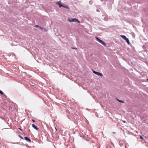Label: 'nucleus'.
I'll list each match as a JSON object with an SVG mask.
<instances>
[{
	"label": "nucleus",
	"mask_w": 148,
	"mask_h": 148,
	"mask_svg": "<svg viewBox=\"0 0 148 148\" xmlns=\"http://www.w3.org/2000/svg\"><path fill=\"white\" fill-rule=\"evenodd\" d=\"M95 38L96 39V40L98 41L101 44H102V45H103L105 46H106V44L105 43V42L102 40H101L99 39L98 37H95Z\"/></svg>",
	"instance_id": "f257e3e1"
},
{
	"label": "nucleus",
	"mask_w": 148,
	"mask_h": 148,
	"mask_svg": "<svg viewBox=\"0 0 148 148\" xmlns=\"http://www.w3.org/2000/svg\"><path fill=\"white\" fill-rule=\"evenodd\" d=\"M95 38L96 39V40L98 41L101 44H102V45H103L105 46H106V44L105 43V42L102 40H101L99 39L98 37H95Z\"/></svg>",
	"instance_id": "f03ea898"
},
{
	"label": "nucleus",
	"mask_w": 148,
	"mask_h": 148,
	"mask_svg": "<svg viewBox=\"0 0 148 148\" xmlns=\"http://www.w3.org/2000/svg\"><path fill=\"white\" fill-rule=\"evenodd\" d=\"M68 20L70 22H78L79 23L78 20L76 18H73L71 19H69Z\"/></svg>",
	"instance_id": "7ed1b4c3"
},
{
	"label": "nucleus",
	"mask_w": 148,
	"mask_h": 148,
	"mask_svg": "<svg viewBox=\"0 0 148 148\" xmlns=\"http://www.w3.org/2000/svg\"><path fill=\"white\" fill-rule=\"evenodd\" d=\"M93 73L98 76H100L101 77L103 76L99 72H98L94 71H93Z\"/></svg>",
	"instance_id": "20e7f679"
},
{
	"label": "nucleus",
	"mask_w": 148,
	"mask_h": 148,
	"mask_svg": "<svg viewBox=\"0 0 148 148\" xmlns=\"http://www.w3.org/2000/svg\"><path fill=\"white\" fill-rule=\"evenodd\" d=\"M24 138H25V140H26V141H29V142L30 143L31 142V141L30 140V139L28 137H25Z\"/></svg>",
	"instance_id": "39448f33"
},
{
	"label": "nucleus",
	"mask_w": 148,
	"mask_h": 148,
	"mask_svg": "<svg viewBox=\"0 0 148 148\" xmlns=\"http://www.w3.org/2000/svg\"><path fill=\"white\" fill-rule=\"evenodd\" d=\"M57 4L59 5V7H61L62 6H63V5H61L60 2H58L57 3Z\"/></svg>",
	"instance_id": "423d86ee"
},
{
	"label": "nucleus",
	"mask_w": 148,
	"mask_h": 148,
	"mask_svg": "<svg viewBox=\"0 0 148 148\" xmlns=\"http://www.w3.org/2000/svg\"><path fill=\"white\" fill-rule=\"evenodd\" d=\"M32 126L36 130H38V128L34 124H32Z\"/></svg>",
	"instance_id": "0eeeda50"
},
{
	"label": "nucleus",
	"mask_w": 148,
	"mask_h": 148,
	"mask_svg": "<svg viewBox=\"0 0 148 148\" xmlns=\"http://www.w3.org/2000/svg\"><path fill=\"white\" fill-rule=\"evenodd\" d=\"M121 37L123 39H125V40L127 38L124 35H121Z\"/></svg>",
	"instance_id": "6e6552de"
},
{
	"label": "nucleus",
	"mask_w": 148,
	"mask_h": 148,
	"mask_svg": "<svg viewBox=\"0 0 148 148\" xmlns=\"http://www.w3.org/2000/svg\"><path fill=\"white\" fill-rule=\"evenodd\" d=\"M125 40H126V42L128 44H130V42L128 38H126V39Z\"/></svg>",
	"instance_id": "1a4fd4ad"
},
{
	"label": "nucleus",
	"mask_w": 148,
	"mask_h": 148,
	"mask_svg": "<svg viewBox=\"0 0 148 148\" xmlns=\"http://www.w3.org/2000/svg\"><path fill=\"white\" fill-rule=\"evenodd\" d=\"M117 100H118V101H119L120 102L122 103H124V101H123L119 100L118 99H117Z\"/></svg>",
	"instance_id": "9d476101"
},
{
	"label": "nucleus",
	"mask_w": 148,
	"mask_h": 148,
	"mask_svg": "<svg viewBox=\"0 0 148 148\" xmlns=\"http://www.w3.org/2000/svg\"><path fill=\"white\" fill-rule=\"evenodd\" d=\"M58 138H59V136H58L55 138H53V139L54 140H58Z\"/></svg>",
	"instance_id": "9b49d317"
},
{
	"label": "nucleus",
	"mask_w": 148,
	"mask_h": 148,
	"mask_svg": "<svg viewBox=\"0 0 148 148\" xmlns=\"http://www.w3.org/2000/svg\"><path fill=\"white\" fill-rule=\"evenodd\" d=\"M0 93L2 95H3L4 94L3 92L1 90H0Z\"/></svg>",
	"instance_id": "f8f14e48"
},
{
	"label": "nucleus",
	"mask_w": 148,
	"mask_h": 148,
	"mask_svg": "<svg viewBox=\"0 0 148 148\" xmlns=\"http://www.w3.org/2000/svg\"><path fill=\"white\" fill-rule=\"evenodd\" d=\"M62 7H63L64 8H68V7L67 5H65V6L63 5V6H62Z\"/></svg>",
	"instance_id": "ddd939ff"
},
{
	"label": "nucleus",
	"mask_w": 148,
	"mask_h": 148,
	"mask_svg": "<svg viewBox=\"0 0 148 148\" xmlns=\"http://www.w3.org/2000/svg\"><path fill=\"white\" fill-rule=\"evenodd\" d=\"M140 138L141 139H144L141 136H140Z\"/></svg>",
	"instance_id": "4468645a"
},
{
	"label": "nucleus",
	"mask_w": 148,
	"mask_h": 148,
	"mask_svg": "<svg viewBox=\"0 0 148 148\" xmlns=\"http://www.w3.org/2000/svg\"><path fill=\"white\" fill-rule=\"evenodd\" d=\"M39 27V28H40V29H43V28H42V27Z\"/></svg>",
	"instance_id": "2eb2a0df"
},
{
	"label": "nucleus",
	"mask_w": 148,
	"mask_h": 148,
	"mask_svg": "<svg viewBox=\"0 0 148 148\" xmlns=\"http://www.w3.org/2000/svg\"><path fill=\"white\" fill-rule=\"evenodd\" d=\"M32 121L34 122H35V121L33 119H32Z\"/></svg>",
	"instance_id": "dca6fc26"
},
{
	"label": "nucleus",
	"mask_w": 148,
	"mask_h": 148,
	"mask_svg": "<svg viewBox=\"0 0 148 148\" xmlns=\"http://www.w3.org/2000/svg\"><path fill=\"white\" fill-rule=\"evenodd\" d=\"M35 27H39L38 26V25H35Z\"/></svg>",
	"instance_id": "f3484780"
},
{
	"label": "nucleus",
	"mask_w": 148,
	"mask_h": 148,
	"mask_svg": "<svg viewBox=\"0 0 148 148\" xmlns=\"http://www.w3.org/2000/svg\"><path fill=\"white\" fill-rule=\"evenodd\" d=\"M123 122H124V123H125L126 122V121H123Z\"/></svg>",
	"instance_id": "a211bd4d"
},
{
	"label": "nucleus",
	"mask_w": 148,
	"mask_h": 148,
	"mask_svg": "<svg viewBox=\"0 0 148 148\" xmlns=\"http://www.w3.org/2000/svg\"><path fill=\"white\" fill-rule=\"evenodd\" d=\"M72 49H77L76 48H72Z\"/></svg>",
	"instance_id": "6ab92c4d"
},
{
	"label": "nucleus",
	"mask_w": 148,
	"mask_h": 148,
	"mask_svg": "<svg viewBox=\"0 0 148 148\" xmlns=\"http://www.w3.org/2000/svg\"><path fill=\"white\" fill-rule=\"evenodd\" d=\"M147 81H148V79H147Z\"/></svg>",
	"instance_id": "aec40b11"
}]
</instances>
